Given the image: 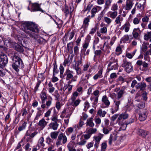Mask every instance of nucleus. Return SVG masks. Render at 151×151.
<instances>
[{
	"mask_svg": "<svg viewBox=\"0 0 151 151\" xmlns=\"http://www.w3.org/2000/svg\"><path fill=\"white\" fill-rule=\"evenodd\" d=\"M126 5L123 7V9L125 10H129L131 9L134 3L132 0H127Z\"/></svg>",
	"mask_w": 151,
	"mask_h": 151,
	"instance_id": "nucleus-13",
	"label": "nucleus"
},
{
	"mask_svg": "<svg viewBox=\"0 0 151 151\" xmlns=\"http://www.w3.org/2000/svg\"><path fill=\"white\" fill-rule=\"evenodd\" d=\"M100 30L101 33L105 34H106L107 29L106 27H104L100 29Z\"/></svg>",
	"mask_w": 151,
	"mask_h": 151,
	"instance_id": "nucleus-60",
	"label": "nucleus"
},
{
	"mask_svg": "<svg viewBox=\"0 0 151 151\" xmlns=\"http://www.w3.org/2000/svg\"><path fill=\"white\" fill-rule=\"evenodd\" d=\"M118 6L116 4H113L111 8V10L113 11H116L118 10Z\"/></svg>",
	"mask_w": 151,
	"mask_h": 151,
	"instance_id": "nucleus-59",
	"label": "nucleus"
},
{
	"mask_svg": "<svg viewBox=\"0 0 151 151\" xmlns=\"http://www.w3.org/2000/svg\"><path fill=\"white\" fill-rule=\"evenodd\" d=\"M93 118L92 117L88 118L86 123V126L91 127H93L94 126V124L93 122Z\"/></svg>",
	"mask_w": 151,
	"mask_h": 151,
	"instance_id": "nucleus-20",
	"label": "nucleus"
},
{
	"mask_svg": "<svg viewBox=\"0 0 151 151\" xmlns=\"http://www.w3.org/2000/svg\"><path fill=\"white\" fill-rule=\"evenodd\" d=\"M117 14V11H109L108 13V16L113 19H114L116 17Z\"/></svg>",
	"mask_w": 151,
	"mask_h": 151,
	"instance_id": "nucleus-28",
	"label": "nucleus"
},
{
	"mask_svg": "<svg viewBox=\"0 0 151 151\" xmlns=\"http://www.w3.org/2000/svg\"><path fill=\"white\" fill-rule=\"evenodd\" d=\"M84 105V110H87L90 106L89 104L87 101H86L85 102Z\"/></svg>",
	"mask_w": 151,
	"mask_h": 151,
	"instance_id": "nucleus-63",
	"label": "nucleus"
},
{
	"mask_svg": "<svg viewBox=\"0 0 151 151\" xmlns=\"http://www.w3.org/2000/svg\"><path fill=\"white\" fill-rule=\"evenodd\" d=\"M137 133L138 135L143 137H145L148 134L147 132L142 129H139Z\"/></svg>",
	"mask_w": 151,
	"mask_h": 151,
	"instance_id": "nucleus-35",
	"label": "nucleus"
},
{
	"mask_svg": "<svg viewBox=\"0 0 151 151\" xmlns=\"http://www.w3.org/2000/svg\"><path fill=\"white\" fill-rule=\"evenodd\" d=\"M27 122H23L22 125L19 126L18 128V130L19 132H21L25 129L27 125Z\"/></svg>",
	"mask_w": 151,
	"mask_h": 151,
	"instance_id": "nucleus-47",
	"label": "nucleus"
},
{
	"mask_svg": "<svg viewBox=\"0 0 151 151\" xmlns=\"http://www.w3.org/2000/svg\"><path fill=\"white\" fill-rule=\"evenodd\" d=\"M51 119L53 122H59V120L58 119L56 115H53L51 118Z\"/></svg>",
	"mask_w": 151,
	"mask_h": 151,
	"instance_id": "nucleus-61",
	"label": "nucleus"
},
{
	"mask_svg": "<svg viewBox=\"0 0 151 151\" xmlns=\"http://www.w3.org/2000/svg\"><path fill=\"white\" fill-rule=\"evenodd\" d=\"M111 47L109 46L108 43L106 42H105L103 47L101 48V50L104 52L106 53L107 54H108L110 52V50Z\"/></svg>",
	"mask_w": 151,
	"mask_h": 151,
	"instance_id": "nucleus-14",
	"label": "nucleus"
},
{
	"mask_svg": "<svg viewBox=\"0 0 151 151\" xmlns=\"http://www.w3.org/2000/svg\"><path fill=\"white\" fill-rule=\"evenodd\" d=\"M123 62L122 66L125 68L127 73H129L132 71V66L131 63L128 62L126 58L124 59Z\"/></svg>",
	"mask_w": 151,
	"mask_h": 151,
	"instance_id": "nucleus-5",
	"label": "nucleus"
},
{
	"mask_svg": "<svg viewBox=\"0 0 151 151\" xmlns=\"http://www.w3.org/2000/svg\"><path fill=\"white\" fill-rule=\"evenodd\" d=\"M107 147V144L106 142L102 143L101 145V151H105Z\"/></svg>",
	"mask_w": 151,
	"mask_h": 151,
	"instance_id": "nucleus-58",
	"label": "nucleus"
},
{
	"mask_svg": "<svg viewBox=\"0 0 151 151\" xmlns=\"http://www.w3.org/2000/svg\"><path fill=\"white\" fill-rule=\"evenodd\" d=\"M151 38V32H147L146 33L144 34V39L145 40H148Z\"/></svg>",
	"mask_w": 151,
	"mask_h": 151,
	"instance_id": "nucleus-48",
	"label": "nucleus"
},
{
	"mask_svg": "<svg viewBox=\"0 0 151 151\" xmlns=\"http://www.w3.org/2000/svg\"><path fill=\"white\" fill-rule=\"evenodd\" d=\"M146 85L144 83H137L135 87L137 89H139L140 91H144L145 89Z\"/></svg>",
	"mask_w": 151,
	"mask_h": 151,
	"instance_id": "nucleus-19",
	"label": "nucleus"
},
{
	"mask_svg": "<svg viewBox=\"0 0 151 151\" xmlns=\"http://www.w3.org/2000/svg\"><path fill=\"white\" fill-rule=\"evenodd\" d=\"M44 141V138L43 137H40L37 143L38 146L40 147H44L45 145V144L43 143Z\"/></svg>",
	"mask_w": 151,
	"mask_h": 151,
	"instance_id": "nucleus-37",
	"label": "nucleus"
},
{
	"mask_svg": "<svg viewBox=\"0 0 151 151\" xmlns=\"http://www.w3.org/2000/svg\"><path fill=\"white\" fill-rule=\"evenodd\" d=\"M82 63L81 60H79L75 62V64L73 65V68L74 69L79 67V65Z\"/></svg>",
	"mask_w": 151,
	"mask_h": 151,
	"instance_id": "nucleus-50",
	"label": "nucleus"
},
{
	"mask_svg": "<svg viewBox=\"0 0 151 151\" xmlns=\"http://www.w3.org/2000/svg\"><path fill=\"white\" fill-rule=\"evenodd\" d=\"M125 89V87H123L122 89L118 92L117 98L118 99H120L123 97L124 94L126 93Z\"/></svg>",
	"mask_w": 151,
	"mask_h": 151,
	"instance_id": "nucleus-18",
	"label": "nucleus"
},
{
	"mask_svg": "<svg viewBox=\"0 0 151 151\" xmlns=\"http://www.w3.org/2000/svg\"><path fill=\"white\" fill-rule=\"evenodd\" d=\"M23 30L30 37L35 38L39 29L36 24L32 22H27L23 24Z\"/></svg>",
	"mask_w": 151,
	"mask_h": 151,
	"instance_id": "nucleus-1",
	"label": "nucleus"
},
{
	"mask_svg": "<svg viewBox=\"0 0 151 151\" xmlns=\"http://www.w3.org/2000/svg\"><path fill=\"white\" fill-rule=\"evenodd\" d=\"M121 101L117 99L114 101V106L112 108L113 114L117 111L119 109V106L121 104Z\"/></svg>",
	"mask_w": 151,
	"mask_h": 151,
	"instance_id": "nucleus-9",
	"label": "nucleus"
},
{
	"mask_svg": "<svg viewBox=\"0 0 151 151\" xmlns=\"http://www.w3.org/2000/svg\"><path fill=\"white\" fill-rule=\"evenodd\" d=\"M110 60L109 61L108 67H110L111 65H112L111 68H110L108 69L109 71L117 69L118 67L117 59L115 57L112 55L110 56Z\"/></svg>",
	"mask_w": 151,
	"mask_h": 151,
	"instance_id": "nucleus-4",
	"label": "nucleus"
},
{
	"mask_svg": "<svg viewBox=\"0 0 151 151\" xmlns=\"http://www.w3.org/2000/svg\"><path fill=\"white\" fill-rule=\"evenodd\" d=\"M82 136L81 138V140L80 141L76 143V144L80 146H83L86 143L87 141L86 140L84 139H82Z\"/></svg>",
	"mask_w": 151,
	"mask_h": 151,
	"instance_id": "nucleus-49",
	"label": "nucleus"
},
{
	"mask_svg": "<svg viewBox=\"0 0 151 151\" xmlns=\"http://www.w3.org/2000/svg\"><path fill=\"white\" fill-rule=\"evenodd\" d=\"M101 101L104 104L106 107H108L110 104L108 98L106 95L103 96L102 98Z\"/></svg>",
	"mask_w": 151,
	"mask_h": 151,
	"instance_id": "nucleus-16",
	"label": "nucleus"
},
{
	"mask_svg": "<svg viewBox=\"0 0 151 151\" xmlns=\"http://www.w3.org/2000/svg\"><path fill=\"white\" fill-rule=\"evenodd\" d=\"M40 11L43 13L45 12L40 8V5L37 3L32 4L31 12Z\"/></svg>",
	"mask_w": 151,
	"mask_h": 151,
	"instance_id": "nucleus-10",
	"label": "nucleus"
},
{
	"mask_svg": "<svg viewBox=\"0 0 151 151\" xmlns=\"http://www.w3.org/2000/svg\"><path fill=\"white\" fill-rule=\"evenodd\" d=\"M68 35H69V40H71L74 37L75 35V32H74V31H73L69 33H68V32L65 33V37H66V39L67 36Z\"/></svg>",
	"mask_w": 151,
	"mask_h": 151,
	"instance_id": "nucleus-39",
	"label": "nucleus"
},
{
	"mask_svg": "<svg viewBox=\"0 0 151 151\" xmlns=\"http://www.w3.org/2000/svg\"><path fill=\"white\" fill-rule=\"evenodd\" d=\"M138 31H140L139 28H134L133 29L132 32V35L133 37L135 39H137L139 38V35Z\"/></svg>",
	"mask_w": 151,
	"mask_h": 151,
	"instance_id": "nucleus-25",
	"label": "nucleus"
},
{
	"mask_svg": "<svg viewBox=\"0 0 151 151\" xmlns=\"http://www.w3.org/2000/svg\"><path fill=\"white\" fill-rule=\"evenodd\" d=\"M52 100V98L50 96H49L46 104H45V103H42V104L41 106V108L42 109H44L45 108H48L51 105Z\"/></svg>",
	"mask_w": 151,
	"mask_h": 151,
	"instance_id": "nucleus-11",
	"label": "nucleus"
},
{
	"mask_svg": "<svg viewBox=\"0 0 151 151\" xmlns=\"http://www.w3.org/2000/svg\"><path fill=\"white\" fill-rule=\"evenodd\" d=\"M73 9L74 8L73 7H69L65 5V7L63 9L62 11L65 13V16L67 17L68 14H71L72 12Z\"/></svg>",
	"mask_w": 151,
	"mask_h": 151,
	"instance_id": "nucleus-12",
	"label": "nucleus"
},
{
	"mask_svg": "<svg viewBox=\"0 0 151 151\" xmlns=\"http://www.w3.org/2000/svg\"><path fill=\"white\" fill-rule=\"evenodd\" d=\"M6 55L3 52H0V65L3 67L6 66L8 63Z\"/></svg>",
	"mask_w": 151,
	"mask_h": 151,
	"instance_id": "nucleus-7",
	"label": "nucleus"
},
{
	"mask_svg": "<svg viewBox=\"0 0 151 151\" xmlns=\"http://www.w3.org/2000/svg\"><path fill=\"white\" fill-rule=\"evenodd\" d=\"M75 98H73L71 99V101L70 102V104L72 106H73L74 108L78 106L80 102L81 101V100L80 99H78L76 100Z\"/></svg>",
	"mask_w": 151,
	"mask_h": 151,
	"instance_id": "nucleus-17",
	"label": "nucleus"
},
{
	"mask_svg": "<svg viewBox=\"0 0 151 151\" xmlns=\"http://www.w3.org/2000/svg\"><path fill=\"white\" fill-rule=\"evenodd\" d=\"M12 60V67L17 72H18L19 71V69L22 67L24 65L22 59L15 54L14 55Z\"/></svg>",
	"mask_w": 151,
	"mask_h": 151,
	"instance_id": "nucleus-2",
	"label": "nucleus"
},
{
	"mask_svg": "<svg viewBox=\"0 0 151 151\" xmlns=\"http://www.w3.org/2000/svg\"><path fill=\"white\" fill-rule=\"evenodd\" d=\"M101 9V7L98 6H96L94 7L91 10V13L92 15L91 16V17H93L95 16V14L98 12Z\"/></svg>",
	"mask_w": 151,
	"mask_h": 151,
	"instance_id": "nucleus-15",
	"label": "nucleus"
},
{
	"mask_svg": "<svg viewBox=\"0 0 151 151\" xmlns=\"http://www.w3.org/2000/svg\"><path fill=\"white\" fill-rule=\"evenodd\" d=\"M111 130V128L108 127H103V131L104 133L105 134H108Z\"/></svg>",
	"mask_w": 151,
	"mask_h": 151,
	"instance_id": "nucleus-52",
	"label": "nucleus"
},
{
	"mask_svg": "<svg viewBox=\"0 0 151 151\" xmlns=\"http://www.w3.org/2000/svg\"><path fill=\"white\" fill-rule=\"evenodd\" d=\"M37 109L38 111L37 113L36 116L35 118V120H38L40 119V116H42L43 114V112L40 109V108H37Z\"/></svg>",
	"mask_w": 151,
	"mask_h": 151,
	"instance_id": "nucleus-29",
	"label": "nucleus"
},
{
	"mask_svg": "<svg viewBox=\"0 0 151 151\" xmlns=\"http://www.w3.org/2000/svg\"><path fill=\"white\" fill-rule=\"evenodd\" d=\"M59 132L58 131H54L51 132L50 134V135L52 139H56L58 136Z\"/></svg>",
	"mask_w": 151,
	"mask_h": 151,
	"instance_id": "nucleus-41",
	"label": "nucleus"
},
{
	"mask_svg": "<svg viewBox=\"0 0 151 151\" xmlns=\"http://www.w3.org/2000/svg\"><path fill=\"white\" fill-rule=\"evenodd\" d=\"M87 132L89 133L91 135L92 134H95L97 131V129L95 128H90L88 129H87Z\"/></svg>",
	"mask_w": 151,
	"mask_h": 151,
	"instance_id": "nucleus-38",
	"label": "nucleus"
},
{
	"mask_svg": "<svg viewBox=\"0 0 151 151\" xmlns=\"http://www.w3.org/2000/svg\"><path fill=\"white\" fill-rule=\"evenodd\" d=\"M140 14H139V16H137V17L135 18L133 20V23L134 24H137L139 23L141 19V17Z\"/></svg>",
	"mask_w": 151,
	"mask_h": 151,
	"instance_id": "nucleus-43",
	"label": "nucleus"
},
{
	"mask_svg": "<svg viewBox=\"0 0 151 151\" xmlns=\"http://www.w3.org/2000/svg\"><path fill=\"white\" fill-rule=\"evenodd\" d=\"M117 136L115 134H111L109 139V143L111 145L112 144L113 141H115L116 140Z\"/></svg>",
	"mask_w": 151,
	"mask_h": 151,
	"instance_id": "nucleus-30",
	"label": "nucleus"
},
{
	"mask_svg": "<svg viewBox=\"0 0 151 151\" xmlns=\"http://www.w3.org/2000/svg\"><path fill=\"white\" fill-rule=\"evenodd\" d=\"M49 92L52 93L55 90V88L53 86V84L51 81L49 82L47 84Z\"/></svg>",
	"mask_w": 151,
	"mask_h": 151,
	"instance_id": "nucleus-26",
	"label": "nucleus"
},
{
	"mask_svg": "<svg viewBox=\"0 0 151 151\" xmlns=\"http://www.w3.org/2000/svg\"><path fill=\"white\" fill-rule=\"evenodd\" d=\"M59 126L58 122H52L50 123L49 125V127L50 129H52L54 130H56L58 129Z\"/></svg>",
	"mask_w": 151,
	"mask_h": 151,
	"instance_id": "nucleus-24",
	"label": "nucleus"
},
{
	"mask_svg": "<svg viewBox=\"0 0 151 151\" xmlns=\"http://www.w3.org/2000/svg\"><path fill=\"white\" fill-rule=\"evenodd\" d=\"M148 45V43L142 45V46L141 47V51L143 52H145L147 50L148 47L147 45Z\"/></svg>",
	"mask_w": 151,
	"mask_h": 151,
	"instance_id": "nucleus-44",
	"label": "nucleus"
},
{
	"mask_svg": "<svg viewBox=\"0 0 151 151\" xmlns=\"http://www.w3.org/2000/svg\"><path fill=\"white\" fill-rule=\"evenodd\" d=\"M129 37L128 35H124L121 39L120 42H123L124 43H126L129 40Z\"/></svg>",
	"mask_w": 151,
	"mask_h": 151,
	"instance_id": "nucleus-45",
	"label": "nucleus"
},
{
	"mask_svg": "<svg viewBox=\"0 0 151 151\" xmlns=\"http://www.w3.org/2000/svg\"><path fill=\"white\" fill-rule=\"evenodd\" d=\"M148 114V111L146 109H141L139 114V119L141 121L145 120L147 118Z\"/></svg>",
	"mask_w": 151,
	"mask_h": 151,
	"instance_id": "nucleus-8",
	"label": "nucleus"
},
{
	"mask_svg": "<svg viewBox=\"0 0 151 151\" xmlns=\"http://www.w3.org/2000/svg\"><path fill=\"white\" fill-rule=\"evenodd\" d=\"M40 98L42 103H45L47 99L46 93L45 92L42 91L40 94Z\"/></svg>",
	"mask_w": 151,
	"mask_h": 151,
	"instance_id": "nucleus-27",
	"label": "nucleus"
},
{
	"mask_svg": "<svg viewBox=\"0 0 151 151\" xmlns=\"http://www.w3.org/2000/svg\"><path fill=\"white\" fill-rule=\"evenodd\" d=\"M73 72L72 70H70L69 69H67L64 74V76H66L65 79L66 81H69L68 82H72L77 81V76H74L73 75Z\"/></svg>",
	"mask_w": 151,
	"mask_h": 151,
	"instance_id": "nucleus-3",
	"label": "nucleus"
},
{
	"mask_svg": "<svg viewBox=\"0 0 151 151\" xmlns=\"http://www.w3.org/2000/svg\"><path fill=\"white\" fill-rule=\"evenodd\" d=\"M73 43L72 42H70L67 44V49L68 52L70 54H72L73 53Z\"/></svg>",
	"mask_w": 151,
	"mask_h": 151,
	"instance_id": "nucleus-32",
	"label": "nucleus"
},
{
	"mask_svg": "<svg viewBox=\"0 0 151 151\" xmlns=\"http://www.w3.org/2000/svg\"><path fill=\"white\" fill-rule=\"evenodd\" d=\"M67 138L65 135L61 133L58 136V138L56 143V145L58 146L62 145L61 142L62 140V143L63 144H65L67 142Z\"/></svg>",
	"mask_w": 151,
	"mask_h": 151,
	"instance_id": "nucleus-6",
	"label": "nucleus"
},
{
	"mask_svg": "<svg viewBox=\"0 0 151 151\" xmlns=\"http://www.w3.org/2000/svg\"><path fill=\"white\" fill-rule=\"evenodd\" d=\"M72 82H67V84L64 86L66 88L68 91H69L71 93V91L72 89V88L74 86L73 85H71Z\"/></svg>",
	"mask_w": 151,
	"mask_h": 151,
	"instance_id": "nucleus-42",
	"label": "nucleus"
},
{
	"mask_svg": "<svg viewBox=\"0 0 151 151\" xmlns=\"http://www.w3.org/2000/svg\"><path fill=\"white\" fill-rule=\"evenodd\" d=\"M24 138L25 139L26 141L27 142H29L31 143H32L33 140L32 138L30 136H27L26 137H24Z\"/></svg>",
	"mask_w": 151,
	"mask_h": 151,
	"instance_id": "nucleus-62",
	"label": "nucleus"
},
{
	"mask_svg": "<svg viewBox=\"0 0 151 151\" xmlns=\"http://www.w3.org/2000/svg\"><path fill=\"white\" fill-rule=\"evenodd\" d=\"M59 72V70L58 69L56 64L55 63L53 64V75L55 76V74L58 73Z\"/></svg>",
	"mask_w": 151,
	"mask_h": 151,
	"instance_id": "nucleus-53",
	"label": "nucleus"
},
{
	"mask_svg": "<svg viewBox=\"0 0 151 151\" xmlns=\"http://www.w3.org/2000/svg\"><path fill=\"white\" fill-rule=\"evenodd\" d=\"M47 123L48 122H46L44 118H42L39 121L38 125L40 126L41 128L43 129L47 125Z\"/></svg>",
	"mask_w": 151,
	"mask_h": 151,
	"instance_id": "nucleus-22",
	"label": "nucleus"
},
{
	"mask_svg": "<svg viewBox=\"0 0 151 151\" xmlns=\"http://www.w3.org/2000/svg\"><path fill=\"white\" fill-rule=\"evenodd\" d=\"M104 18L105 22L108 25H109L111 23L112 20L109 18L104 17Z\"/></svg>",
	"mask_w": 151,
	"mask_h": 151,
	"instance_id": "nucleus-56",
	"label": "nucleus"
},
{
	"mask_svg": "<svg viewBox=\"0 0 151 151\" xmlns=\"http://www.w3.org/2000/svg\"><path fill=\"white\" fill-rule=\"evenodd\" d=\"M90 21V19L89 16L85 18L83 21V26L84 27L86 28H87L89 25V22Z\"/></svg>",
	"mask_w": 151,
	"mask_h": 151,
	"instance_id": "nucleus-34",
	"label": "nucleus"
},
{
	"mask_svg": "<svg viewBox=\"0 0 151 151\" xmlns=\"http://www.w3.org/2000/svg\"><path fill=\"white\" fill-rule=\"evenodd\" d=\"M63 94L66 96H67L71 93L70 92L67 90L66 88H65V87L64 86L63 89Z\"/></svg>",
	"mask_w": 151,
	"mask_h": 151,
	"instance_id": "nucleus-55",
	"label": "nucleus"
},
{
	"mask_svg": "<svg viewBox=\"0 0 151 151\" xmlns=\"http://www.w3.org/2000/svg\"><path fill=\"white\" fill-rule=\"evenodd\" d=\"M115 54L117 56L119 55L122 53V49L119 46H118L115 50Z\"/></svg>",
	"mask_w": 151,
	"mask_h": 151,
	"instance_id": "nucleus-54",
	"label": "nucleus"
},
{
	"mask_svg": "<svg viewBox=\"0 0 151 151\" xmlns=\"http://www.w3.org/2000/svg\"><path fill=\"white\" fill-rule=\"evenodd\" d=\"M128 117V114L125 112L124 113H122L121 114L119 115L118 119H127Z\"/></svg>",
	"mask_w": 151,
	"mask_h": 151,
	"instance_id": "nucleus-46",
	"label": "nucleus"
},
{
	"mask_svg": "<svg viewBox=\"0 0 151 151\" xmlns=\"http://www.w3.org/2000/svg\"><path fill=\"white\" fill-rule=\"evenodd\" d=\"M60 70V76L61 78H63L65 77L64 74L63 75L64 69L63 66L60 65L59 67Z\"/></svg>",
	"mask_w": 151,
	"mask_h": 151,
	"instance_id": "nucleus-51",
	"label": "nucleus"
},
{
	"mask_svg": "<svg viewBox=\"0 0 151 151\" xmlns=\"http://www.w3.org/2000/svg\"><path fill=\"white\" fill-rule=\"evenodd\" d=\"M130 24L129 22H127L121 27V29L122 30H124L126 32H127L129 30Z\"/></svg>",
	"mask_w": 151,
	"mask_h": 151,
	"instance_id": "nucleus-21",
	"label": "nucleus"
},
{
	"mask_svg": "<svg viewBox=\"0 0 151 151\" xmlns=\"http://www.w3.org/2000/svg\"><path fill=\"white\" fill-rule=\"evenodd\" d=\"M15 49L20 53L22 52L24 50L23 47L22 46L17 44L15 45Z\"/></svg>",
	"mask_w": 151,
	"mask_h": 151,
	"instance_id": "nucleus-36",
	"label": "nucleus"
},
{
	"mask_svg": "<svg viewBox=\"0 0 151 151\" xmlns=\"http://www.w3.org/2000/svg\"><path fill=\"white\" fill-rule=\"evenodd\" d=\"M91 69H89V70L85 74V78L83 79L84 81L86 80V81L88 82V80L89 78L91 76L92 73H91Z\"/></svg>",
	"mask_w": 151,
	"mask_h": 151,
	"instance_id": "nucleus-40",
	"label": "nucleus"
},
{
	"mask_svg": "<svg viewBox=\"0 0 151 151\" xmlns=\"http://www.w3.org/2000/svg\"><path fill=\"white\" fill-rule=\"evenodd\" d=\"M115 18V22L116 24H119V26H121L122 22L123 20V17L121 15H119Z\"/></svg>",
	"mask_w": 151,
	"mask_h": 151,
	"instance_id": "nucleus-23",
	"label": "nucleus"
},
{
	"mask_svg": "<svg viewBox=\"0 0 151 151\" xmlns=\"http://www.w3.org/2000/svg\"><path fill=\"white\" fill-rule=\"evenodd\" d=\"M74 144L73 142L71 141H70L68 144L67 147L68 148L70 149L74 147Z\"/></svg>",
	"mask_w": 151,
	"mask_h": 151,
	"instance_id": "nucleus-64",
	"label": "nucleus"
},
{
	"mask_svg": "<svg viewBox=\"0 0 151 151\" xmlns=\"http://www.w3.org/2000/svg\"><path fill=\"white\" fill-rule=\"evenodd\" d=\"M67 110H68V109L66 108H65L63 109V111H62L60 116V117L61 118H63L65 117L66 113H67Z\"/></svg>",
	"mask_w": 151,
	"mask_h": 151,
	"instance_id": "nucleus-57",
	"label": "nucleus"
},
{
	"mask_svg": "<svg viewBox=\"0 0 151 151\" xmlns=\"http://www.w3.org/2000/svg\"><path fill=\"white\" fill-rule=\"evenodd\" d=\"M104 135L101 134H99L97 136L93 137V139L95 141V142L99 143L101 138L103 137Z\"/></svg>",
	"mask_w": 151,
	"mask_h": 151,
	"instance_id": "nucleus-31",
	"label": "nucleus"
},
{
	"mask_svg": "<svg viewBox=\"0 0 151 151\" xmlns=\"http://www.w3.org/2000/svg\"><path fill=\"white\" fill-rule=\"evenodd\" d=\"M107 112L105 110H103L101 109H100L98 111L97 115L101 117H104L106 114Z\"/></svg>",
	"mask_w": 151,
	"mask_h": 151,
	"instance_id": "nucleus-33",
	"label": "nucleus"
}]
</instances>
